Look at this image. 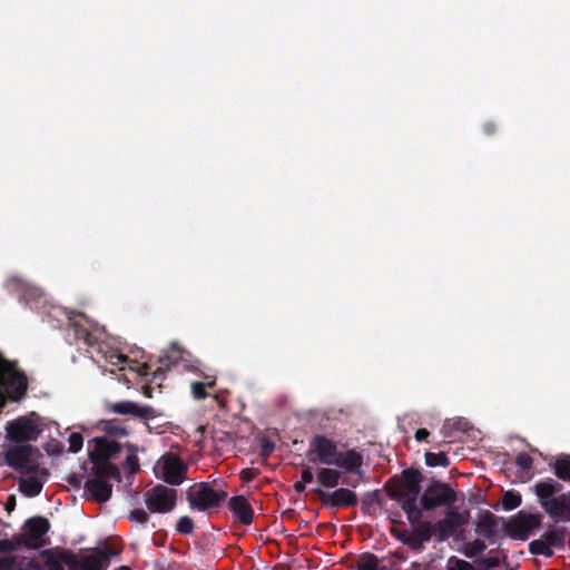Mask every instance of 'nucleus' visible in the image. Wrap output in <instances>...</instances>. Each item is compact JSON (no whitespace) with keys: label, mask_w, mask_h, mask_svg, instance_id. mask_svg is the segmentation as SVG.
I'll use <instances>...</instances> for the list:
<instances>
[{"label":"nucleus","mask_w":570,"mask_h":570,"mask_svg":"<svg viewBox=\"0 0 570 570\" xmlns=\"http://www.w3.org/2000/svg\"><path fill=\"white\" fill-rule=\"evenodd\" d=\"M448 570H475V568L468 561L451 557L448 561Z\"/></svg>","instance_id":"41"},{"label":"nucleus","mask_w":570,"mask_h":570,"mask_svg":"<svg viewBox=\"0 0 570 570\" xmlns=\"http://www.w3.org/2000/svg\"><path fill=\"white\" fill-rule=\"evenodd\" d=\"M111 554L109 549H101L97 554L85 556L79 560V570H105Z\"/></svg>","instance_id":"20"},{"label":"nucleus","mask_w":570,"mask_h":570,"mask_svg":"<svg viewBox=\"0 0 570 570\" xmlns=\"http://www.w3.org/2000/svg\"><path fill=\"white\" fill-rule=\"evenodd\" d=\"M306 456L311 462L338 466L353 474H360L363 465V456L360 452L355 449L341 452L337 443L323 434H316L309 440Z\"/></svg>","instance_id":"1"},{"label":"nucleus","mask_w":570,"mask_h":570,"mask_svg":"<svg viewBox=\"0 0 570 570\" xmlns=\"http://www.w3.org/2000/svg\"><path fill=\"white\" fill-rule=\"evenodd\" d=\"M482 131L487 136H491L497 131V125L492 121H487L482 125Z\"/></svg>","instance_id":"57"},{"label":"nucleus","mask_w":570,"mask_h":570,"mask_svg":"<svg viewBox=\"0 0 570 570\" xmlns=\"http://www.w3.org/2000/svg\"><path fill=\"white\" fill-rule=\"evenodd\" d=\"M216 384L215 379L207 381L206 383L203 382H193L190 384L191 389V395L195 400H205L208 396V393L206 392V389L214 387Z\"/></svg>","instance_id":"33"},{"label":"nucleus","mask_w":570,"mask_h":570,"mask_svg":"<svg viewBox=\"0 0 570 570\" xmlns=\"http://www.w3.org/2000/svg\"><path fill=\"white\" fill-rule=\"evenodd\" d=\"M21 544H18V542L14 540V538L12 540H8V539H4V540H0V551L1 552H11V551H14L17 550Z\"/></svg>","instance_id":"52"},{"label":"nucleus","mask_w":570,"mask_h":570,"mask_svg":"<svg viewBox=\"0 0 570 570\" xmlns=\"http://www.w3.org/2000/svg\"><path fill=\"white\" fill-rule=\"evenodd\" d=\"M275 450V443L271 440L263 438L261 440V449H259V455L264 459H267L272 455V453Z\"/></svg>","instance_id":"44"},{"label":"nucleus","mask_w":570,"mask_h":570,"mask_svg":"<svg viewBox=\"0 0 570 570\" xmlns=\"http://www.w3.org/2000/svg\"><path fill=\"white\" fill-rule=\"evenodd\" d=\"M124 468L131 474L140 471L139 460L135 454L128 455L124 462Z\"/></svg>","instance_id":"43"},{"label":"nucleus","mask_w":570,"mask_h":570,"mask_svg":"<svg viewBox=\"0 0 570 570\" xmlns=\"http://www.w3.org/2000/svg\"><path fill=\"white\" fill-rule=\"evenodd\" d=\"M62 564H66L69 570H79V560L77 557L67 549H59Z\"/></svg>","instance_id":"38"},{"label":"nucleus","mask_w":570,"mask_h":570,"mask_svg":"<svg viewBox=\"0 0 570 570\" xmlns=\"http://www.w3.org/2000/svg\"><path fill=\"white\" fill-rule=\"evenodd\" d=\"M305 487H306V484H305V483H303V481H302V480L296 481V482L294 483V485H293V488H294L295 492H297V493H302V492H304V491H305Z\"/></svg>","instance_id":"60"},{"label":"nucleus","mask_w":570,"mask_h":570,"mask_svg":"<svg viewBox=\"0 0 570 570\" xmlns=\"http://www.w3.org/2000/svg\"><path fill=\"white\" fill-rule=\"evenodd\" d=\"M46 570H65L59 549H46L40 552Z\"/></svg>","instance_id":"27"},{"label":"nucleus","mask_w":570,"mask_h":570,"mask_svg":"<svg viewBox=\"0 0 570 570\" xmlns=\"http://www.w3.org/2000/svg\"><path fill=\"white\" fill-rule=\"evenodd\" d=\"M435 529L438 531L439 538L441 540H445L449 537H451L455 532V528L451 524L450 520H446L445 518L438 521Z\"/></svg>","instance_id":"36"},{"label":"nucleus","mask_w":570,"mask_h":570,"mask_svg":"<svg viewBox=\"0 0 570 570\" xmlns=\"http://www.w3.org/2000/svg\"><path fill=\"white\" fill-rule=\"evenodd\" d=\"M316 478L320 485L324 488H335L340 483L341 472L332 468H320Z\"/></svg>","instance_id":"24"},{"label":"nucleus","mask_w":570,"mask_h":570,"mask_svg":"<svg viewBox=\"0 0 570 570\" xmlns=\"http://www.w3.org/2000/svg\"><path fill=\"white\" fill-rule=\"evenodd\" d=\"M106 360L111 364V365H120V364H124L128 361V356L127 355H124L121 353H118V352H111L107 357Z\"/></svg>","instance_id":"51"},{"label":"nucleus","mask_w":570,"mask_h":570,"mask_svg":"<svg viewBox=\"0 0 570 570\" xmlns=\"http://www.w3.org/2000/svg\"><path fill=\"white\" fill-rule=\"evenodd\" d=\"M177 500V492L174 489L157 484L146 492V505L153 513L170 512Z\"/></svg>","instance_id":"9"},{"label":"nucleus","mask_w":570,"mask_h":570,"mask_svg":"<svg viewBox=\"0 0 570 570\" xmlns=\"http://www.w3.org/2000/svg\"><path fill=\"white\" fill-rule=\"evenodd\" d=\"M240 475L243 480L250 481L254 475V472L253 470L246 469L242 471Z\"/></svg>","instance_id":"61"},{"label":"nucleus","mask_w":570,"mask_h":570,"mask_svg":"<svg viewBox=\"0 0 570 570\" xmlns=\"http://www.w3.org/2000/svg\"><path fill=\"white\" fill-rule=\"evenodd\" d=\"M161 479L170 485H179L187 475L188 466L175 454L168 453L161 456L159 461Z\"/></svg>","instance_id":"11"},{"label":"nucleus","mask_w":570,"mask_h":570,"mask_svg":"<svg viewBox=\"0 0 570 570\" xmlns=\"http://www.w3.org/2000/svg\"><path fill=\"white\" fill-rule=\"evenodd\" d=\"M542 538L552 548H563L566 544V530L564 528H554L548 530Z\"/></svg>","instance_id":"29"},{"label":"nucleus","mask_w":570,"mask_h":570,"mask_svg":"<svg viewBox=\"0 0 570 570\" xmlns=\"http://www.w3.org/2000/svg\"><path fill=\"white\" fill-rule=\"evenodd\" d=\"M455 501V491L449 484L440 481H432L421 495V505L425 511H431L442 505L451 507Z\"/></svg>","instance_id":"7"},{"label":"nucleus","mask_w":570,"mask_h":570,"mask_svg":"<svg viewBox=\"0 0 570 570\" xmlns=\"http://www.w3.org/2000/svg\"><path fill=\"white\" fill-rule=\"evenodd\" d=\"M83 488L90 494V498L99 503L107 502L112 494V485L109 481L98 476L88 479Z\"/></svg>","instance_id":"17"},{"label":"nucleus","mask_w":570,"mask_h":570,"mask_svg":"<svg viewBox=\"0 0 570 570\" xmlns=\"http://www.w3.org/2000/svg\"><path fill=\"white\" fill-rule=\"evenodd\" d=\"M478 564L487 567V568H497L500 566V559L498 557H485L481 558L478 561Z\"/></svg>","instance_id":"53"},{"label":"nucleus","mask_w":570,"mask_h":570,"mask_svg":"<svg viewBox=\"0 0 570 570\" xmlns=\"http://www.w3.org/2000/svg\"><path fill=\"white\" fill-rule=\"evenodd\" d=\"M470 430V424L466 420L462 417H456L453 420H445L443 423L440 433L443 436V440L439 443V446L451 442V439L455 438V432H466Z\"/></svg>","instance_id":"21"},{"label":"nucleus","mask_w":570,"mask_h":570,"mask_svg":"<svg viewBox=\"0 0 570 570\" xmlns=\"http://www.w3.org/2000/svg\"><path fill=\"white\" fill-rule=\"evenodd\" d=\"M149 370H150V366H149L148 364H142V365L139 367V370H138V374H139L140 376H147V375H149V374H150Z\"/></svg>","instance_id":"62"},{"label":"nucleus","mask_w":570,"mask_h":570,"mask_svg":"<svg viewBox=\"0 0 570 570\" xmlns=\"http://www.w3.org/2000/svg\"><path fill=\"white\" fill-rule=\"evenodd\" d=\"M422 473L415 469L402 472V481L393 492V497H419L421 492Z\"/></svg>","instance_id":"15"},{"label":"nucleus","mask_w":570,"mask_h":570,"mask_svg":"<svg viewBox=\"0 0 570 570\" xmlns=\"http://www.w3.org/2000/svg\"><path fill=\"white\" fill-rule=\"evenodd\" d=\"M194 521L191 518L184 515L180 517L176 523V531L184 535H189L194 532Z\"/></svg>","instance_id":"37"},{"label":"nucleus","mask_w":570,"mask_h":570,"mask_svg":"<svg viewBox=\"0 0 570 570\" xmlns=\"http://www.w3.org/2000/svg\"><path fill=\"white\" fill-rule=\"evenodd\" d=\"M29 468H33L35 470H27L26 473H36L42 476H48L49 471L47 468H41L38 463L31 462Z\"/></svg>","instance_id":"55"},{"label":"nucleus","mask_w":570,"mask_h":570,"mask_svg":"<svg viewBox=\"0 0 570 570\" xmlns=\"http://www.w3.org/2000/svg\"><path fill=\"white\" fill-rule=\"evenodd\" d=\"M106 407L107 411L109 412L120 415H131L134 417L141 420L155 419L158 415L157 411L154 407L149 405L140 406L132 401H120L116 403H109L107 404Z\"/></svg>","instance_id":"14"},{"label":"nucleus","mask_w":570,"mask_h":570,"mask_svg":"<svg viewBox=\"0 0 570 570\" xmlns=\"http://www.w3.org/2000/svg\"><path fill=\"white\" fill-rule=\"evenodd\" d=\"M403 542L409 546L412 550L420 551L423 548V541L416 537L413 532L410 533Z\"/></svg>","instance_id":"48"},{"label":"nucleus","mask_w":570,"mask_h":570,"mask_svg":"<svg viewBox=\"0 0 570 570\" xmlns=\"http://www.w3.org/2000/svg\"><path fill=\"white\" fill-rule=\"evenodd\" d=\"M39 454V449L31 444L13 443L3 452V459L8 466L26 472L27 470H35L29 466L33 458Z\"/></svg>","instance_id":"8"},{"label":"nucleus","mask_w":570,"mask_h":570,"mask_svg":"<svg viewBox=\"0 0 570 570\" xmlns=\"http://www.w3.org/2000/svg\"><path fill=\"white\" fill-rule=\"evenodd\" d=\"M515 464L522 470H530L533 464L532 458L528 453H519L515 458Z\"/></svg>","instance_id":"45"},{"label":"nucleus","mask_w":570,"mask_h":570,"mask_svg":"<svg viewBox=\"0 0 570 570\" xmlns=\"http://www.w3.org/2000/svg\"><path fill=\"white\" fill-rule=\"evenodd\" d=\"M313 479H314V475H313L312 469L309 466L302 470L301 480L303 481V483H305V484L311 483L313 481Z\"/></svg>","instance_id":"56"},{"label":"nucleus","mask_w":570,"mask_h":570,"mask_svg":"<svg viewBox=\"0 0 570 570\" xmlns=\"http://www.w3.org/2000/svg\"><path fill=\"white\" fill-rule=\"evenodd\" d=\"M485 549L487 544L482 540L475 539L474 541L468 543L464 553L468 558H474L478 554L482 553Z\"/></svg>","instance_id":"40"},{"label":"nucleus","mask_w":570,"mask_h":570,"mask_svg":"<svg viewBox=\"0 0 570 570\" xmlns=\"http://www.w3.org/2000/svg\"><path fill=\"white\" fill-rule=\"evenodd\" d=\"M429 436H430V432L426 429L422 428V429L416 430V432H415V440L417 442L428 441Z\"/></svg>","instance_id":"59"},{"label":"nucleus","mask_w":570,"mask_h":570,"mask_svg":"<svg viewBox=\"0 0 570 570\" xmlns=\"http://www.w3.org/2000/svg\"><path fill=\"white\" fill-rule=\"evenodd\" d=\"M14 507H16V499L13 495H11L6 503V510L8 512H11L14 509Z\"/></svg>","instance_id":"63"},{"label":"nucleus","mask_w":570,"mask_h":570,"mask_svg":"<svg viewBox=\"0 0 570 570\" xmlns=\"http://www.w3.org/2000/svg\"><path fill=\"white\" fill-rule=\"evenodd\" d=\"M69 328L76 342H82L87 346H95L98 342L90 331V323L82 314L69 317Z\"/></svg>","instance_id":"16"},{"label":"nucleus","mask_w":570,"mask_h":570,"mask_svg":"<svg viewBox=\"0 0 570 570\" xmlns=\"http://www.w3.org/2000/svg\"><path fill=\"white\" fill-rule=\"evenodd\" d=\"M406 513L407 520L412 525L421 523L422 511L417 507L409 509L404 511Z\"/></svg>","instance_id":"49"},{"label":"nucleus","mask_w":570,"mask_h":570,"mask_svg":"<svg viewBox=\"0 0 570 570\" xmlns=\"http://www.w3.org/2000/svg\"><path fill=\"white\" fill-rule=\"evenodd\" d=\"M0 570H29L13 557H0Z\"/></svg>","instance_id":"39"},{"label":"nucleus","mask_w":570,"mask_h":570,"mask_svg":"<svg viewBox=\"0 0 570 570\" xmlns=\"http://www.w3.org/2000/svg\"><path fill=\"white\" fill-rule=\"evenodd\" d=\"M522 502L521 494L515 491H507L502 499L503 509L507 511H511L518 508Z\"/></svg>","instance_id":"35"},{"label":"nucleus","mask_w":570,"mask_h":570,"mask_svg":"<svg viewBox=\"0 0 570 570\" xmlns=\"http://www.w3.org/2000/svg\"><path fill=\"white\" fill-rule=\"evenodd\" d=\"M413 527V533L416 534V537H419L423 542H428L434 533L433 525L429 521H423Z\"/></svg>","instance_id":"34"},{"label":"nucleus","mask_w":570,"mask_h":570,"mask_svg":"<svg viewBox=\"0 0 570 570\" xmlns=\"http://www.w3.org/2000/svg\"><path fill=\"white\" fill-rule=\"evenodd\" d=\"M69 442V452L70 453H78L83 445V438L79 432H72L70 433L68 438Z\"/></svg>","instance_id":"42"},{"label":"nucleus","mask_w":570,"mask_h":570,"mask_svg":"<svg viewBox=\"0 0 570 570\" xmlns=\"http://www.w3.org/2000/svg\"><path fill=\"white\" fill-rule=\"evenodd\" d=\"M357 570H385V568L380 567L379 558L371 552L363 553L356 566Z\"/></svg>","instance_id":"30"},{"label":"nucleus","mask_w":570,"mask_h":570,"mask_svg":"<svg viewBox=\"0 0 570 570\" xmlns=\"http://www.w3.org/2000/svg\"><path fill=\"white\" fill-rule=\"evenodd\" d=\"M553 472L559 480L570 481V455H560L553 463Z\"/></svg>","instance_id":"28"},{"label":"nucleus","mask_w":570,"mask_h":570,"mask_svg":"<svg viewBox=\"0 0 570 570\" xmlns=\"http://www.w3.org/2000/svg\"><path fill=\"white\" fill-rule=\"evenodd\" d=\"M128 518L129 520L137 521L139 523H146L149 519L148 513L142 509H135L130 511Z\"/></svg>","instance_id":"50"},{"label":"nucleus","mask_w":570,"mask_h":570,"mask_svg":"<svg viewBox=\"0 0 570 570\" xmlns=\"http://www.w3.org/2000/svg\"><path fill=\"white\" fill-rule=\"evenodd\" d=\"M229 510L244 525L253 522L254 511L247 499L243 495L233 497L228 503Z\"/></svg>","instance_id":"19"},{"label":"nucleus","mask_w":570,"mask_h":570,"mask_svg":"<svg viewBox=\"0 0 570 570\" xmlns=\"http://www.w3.org/2000/svg\"><path fill=\"white\" fill-rule=\"evenodd\" d=\"M186 497L190 509L207 511L219 508L226 500L227 493L222 490H215L207 482H200L191 485L187 490Z\"/></svg>","instance_id":"4"},{"label":"nucleus","mask_w":570,"mask_h":570,"mask_svg":"<svg viewBox=\"0 0 570 570\" xmlns=\"http://www.w3.org/2000/svg\"><path fill=\"white\" fill-rule=\"evenodd\" d=\"M81 481H82V476H81V475H79V474H76V473H73V474H71V475H69V476L67 478V482H68L71 487H73V488H80V485H81Z\"/></svg>","instance_id":"58"},{"label":"nucleus","mask_w":570,"mask_h":570,"mask_svg":"<svg viewBox=\"0 0 570 570\" xmlns=\"http://www.w3.org/2000/svg\"><path fill=\"white\" fill-rule=\"evenodd\" d=\"M142 392L147 397H151L153 389L149 385H144Z\"/></svg>","instance_id":"64"},{"label":"nucleus","mask_w":570,"mask_h":570,"mask_svg":"<svg viewBox=\"0 0 570 570\" xmlns=\"http://www.w3.org/2000/svg\"><path fill=\"white\" fill-rule=\"evenodd\" d=\"M26 532L14 535L18 544H22L28 549H39L48 543L43 537L50 530V522L47 518L36 515L26 520L23 525Z\"/></svg>","instance_id":"6"},{"label":"nucleus","mask_w":570,"mask_h":570,"mask_svg":"<svg viewBox=\"0 0 570 570\" xmlns=\"http://www.w3.org/2000/svg\"><path fill=\"white\" fill-rule=\"evenodd\" d=\"M394 498L397 500V502L403 511H406L409 509L417 507L416 501H417L419 497H394Z\"/></svg>","instance_id":"46"},{"label":"nucleus","mask_w":570,"mask_h":570,"mask_svg":"<svg viewBox=\"0 0 570 570\" xmlns=\"http://www.w3.org/2000/svg\"><path fill=\"white\" fill-rule=\"evenodd\" d=\"M171 348L173 354H166L165 357L159 358L161 365L151 373V381L163 379L165 373L169 370V366L176 364L180 358V351L177 350L176 344H173Z\"/></svg>","instance_id":"22"},{"label":"nucleus","mask_w":570,"mask_h":570,"mask_svg":"<svg viewBox=\"0 0 570 570\" xmlns=\"http://www.w3.org/2000/svg\"><path fill=\"white\" fill-rule=\"evenodd\" d=\"M541 520L540 514L519 512L505 523V531L512 539L527 540L541 525Z\"/></svg>","instance_id":"10"},{"label":"nucleus","mask_w":570,"mask_h":570,"mask_svg":"<svg viewBox=\"0 0 570 570\" xmlns=\"http://www.w3.org/2000/svg\"><path fill=\"white\" fill-rule=\"evenodd\" d=\"M94 449L89 451L88 458L92 464L106 463L114 459L121 451V444L117 441H109L104 436L92 439Z\"/></svg>","instance_id":"13"},{"label":"nucleus","mask_w":570,"mask_h":570,"mask_svg":"<svg viewBox=\"0 0 570 570\" xmlns=\"http://www.w3.org/2000/svg\"><path fill=\"white\" fill-rule=\"evenodd\" d=\"M450 460L448 455L444 452L433 453V452H426L425 453V464L428 466L434 468V466H443L448 468L450 465Z\"/></svg>","instance_id":"32"},{"label":"nucleus","mask_w":570,"mask_h":570,"mask_svg":"<svg viewBox=\"0 0 570 570\" xmlns=\"http://www.w3.org/2000/svg\"><path fill=\"white\" fill-rule=\"evenodd\" d=\"M314 493L318 495L324 507L340 509L345 507H355L358 503L356 493L346 488H338L333 492H326L321 488H316L314 489Z\"/></svg>","instance_id":"12"},{"label":"nucleus","mask_w":570,"mask_h":570,"mask_svg":"<svg viewBox=\"0 0 570 570\" xmlns=\"http://www.w3.org/2000/svg\"><path fill=\"white\" fill-rule=\"evenodd\" d=\"M98 429L110 436L128 435L127 429L117 419L99 421Z\"/></svg>","instance_id":"26"},{"label":"nucleus","mask_w":570,"mask_h":570,"mask_svg":"<svg viewBox=\"0 0 570 570\" xmlns=\"http://www.w3.org/2000/svg\"><path fill=\"white\" fill-rule=\"evenodd\" d=\"M499 521L500 519L495 514L490 511H485L480 517L475 531L490 543H495L499 533Z\"/></svg>","instance_id":"18"},{"label":"nucleus","mask_w":570,"mask_h":570,"mask_svg":"<svg viewBox=\"0 0 570 570\" xmlns=\"http://www.w3.org/2000/svg\"><path fill=\"white\" fill-rule=\"evenodd\" d=\"M28 387L27 376L17 367V362L8 361L0 353V410L7 404L6 389L13 400L26 394Z\"/></svg>","instance_id":"3"},{"label":"nucleus","mask_w":570,"mask_h":570,"mask_svg":"<svg viewBox=\"0 0 570 570\" xmlns=\"http://www.w3.org/2000/svg\"><path fill=\"white\" fill-rule=\"evenodd\" d=\"M45 450L52 455H58L62 452V445L59 442H51L45 446Z\"/></svg>","instance_id":"54"},{"label":"nucleus","mask_w":570,"mask_h":570,"mask_svg":"<svg viewBox=\"0 0 570 570\" xmlns=\"http://www.w3.org/2000/svg\"><path fill=\"white\" fill-rule=\"evenodd\" d=\"M43 483L36 476L21 478L19 489L26 495L33 498L41 493Z\"/></svg>","instance_id":"25"},{"label":"nucleus","mask_w":570,"mask_h":570,"mask_svg":"<svg viewBox=\"0 0 570 570\" xmlns=\"http://www.w3.org/2000/svg\"><path fill=\"white\" fill-rule=\"evenodd\" d=\"M446 520H450L451 524L458 529L459 527L463 525L464 523V519L462 517V514L453 509H450L448 512H446V517H445Z\"/></svg>","instance_id":"47"},{"label":"nucleus","mask_w":570,"mask_h":570,"mask_svg":"<svg viewBox=\"0 0 570 570\" xmlns=\"http://www.w3.org/2000/svg\"><path fill=\"white\" fill-rule=\"evenodd\" d=\"M36 414L22 415L9 421L6 425V438L12 443L29 444L37 441L42 433V426L35 419Z\"/></svg>","instance_id":"5"},{"label":"nucleus","mask_w":570,"mask_h":570,"mask_svg":"<svg viewBox=\"0 0 570 570\" xmlns=\"http://www.w3.org/2000/svg\"><path fill=\"white\" fill-rule=\"evenodd\" d=\"M561 490L562 484L551 478L534 485V492L546 513L557 521H570V492L556 495Z\"/></svg>","instance_id":"2"},{"label":"nucleus","mask_w":570,"mask_h":570,"mask_svg":"<svg viewBox=\"0 0 570 570\" xmlns=\"http://www.w3.org/2000/svg\"><path fill=\"white\" fill-rule=\"evenodd\" d=\"M94 472L96 476L102 478L105 480H115L117 482H121V472L116 464L107 461L106 463L98 462V464H94Z\"/></svg>","instance_id":"23"},{"label":"nucleus","mask_w":570,"mask_h":570,"mask_svg":"<svg viewBox=\"0 0 570 570\" xmlns=\"http://www.w3.org/2000/svg\"><path fill=\"white\" fill-rule=\"evenodd\" d=\"M529 551L533 556H543L547 558H551L554 553L543 538L532 540L529 543Z\"/></svg>","instance_id":"31"}]
</instances>
